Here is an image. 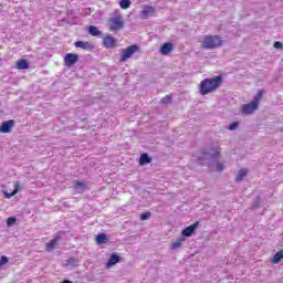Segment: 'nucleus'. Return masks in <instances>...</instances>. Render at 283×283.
Listing matches in <instances>:
<instances>
[{"instance_id":"f257e3e1","label":"nucleus","mask_w":283,"mask_h":283,"mask_svg":"<svg viewBox=\"0 0 283 283\" xmlns=\"http://www.w3.org/2000/svg\"><path fill=\"white\" fill-rule=\"evenodd\" d=\"M221 83H222L221 76L203 80L200 84V94L202 96H207V94H211V92H216V90L220 87Z\"/></svg>"},{"instance_id":"412c9836","label":"nucleus","mask_w":283,"mask_h":283,"mask_svg":"<svg viewBox=\"0 0 283 283\" xmlns=\"http://www.w3.org/2000/svg\"><path fill=\"white\" fill-rule=\"evenodd\" d=\"M264 96V91H259L258 94L254 96V99L252 103H255L256 106L259 107L260 101H262V97Z\"/></svg>"},{"instance_id":"0eeeda50","label":"nucleus","mask_w":283,"mask_h":283,"mask_svg":"<svg viewBox=\"0 0 283 283\" xmlns=\"http://www.w3.org/2000/svg\"><path fill=\"white\" fill-rule=\"evenodd\" d=\"M78 61V55L74 53H67L64 56V63L67 67H72Z\"/></svg>"},{"instance_id":"c85d7f7f","label":"nucleus","mask_w":283,"mask_h":283,"mask_svg":"<svg viewBox=\"0 0 283 283\" xmlns=\"http://www.w3.org/2000/svg\"><path fill=\"white\" fill-rule=\"evenodd\" d=\"M238 122H234V123H232V124H230L229 126H228V129L230 130V132H233V130H235V129H238Z\"/></svg>"},{"instance_id":"bb28decb","label":"nucleus","mask_w":283,"mask_h":283,"mask_svg":"<svg viewBox=\"0 0 283 283\" xmlns=\"http://www.w3.org/2000/svg\"><path fill=\"white\" fill-rule=\"evenodd\" d=\"M151 218V212H144L140 214V220H149Z\"/></svg>"},{"instance_id":"a211bd4d","label":"nucleus","mask_w":283,"mask_h":283,"mask_svg":"<svg viewBox=\"0 0 283 283\" xmlns=\"http://www.w3.org/2000/svg\"><path fill=\"white\" fill-rule=\"evenodd\" d=\"M151 163V158L147 154H142L139 158V164L140 165H149Z\"/></svg>"},{"instance_id":"7c9ffc66","label":"nucleus","mask_w":283,"mask_h":283,"mask_svg":"<svg viewBox=\"0 0 283 283\" xmlns=\"http://www.w3.org/2000/svg\"><path fill=\"white\" fill-rule=\"evenodd\" d=\"M216 169H217V171H224V164H222V163H217Z\"/></svg>"},{"instance_id":"c756f323","label":"nucleus","mask_w":283,"mask_h":283,"mask_svg":"<svg viewBox=\"0 0 283 283\" xmlns=\"http://www.w3.org/2000/svg\"><path fill=\"white\" fill-rule=\"evenodd\" d=\"M67 264H70L71 266H76V264H78V261L76 259H69L67 261Z\"/></svg>"},{"instance_id":"4be33fe9","label":"nucleus","mask_w":283,"mask_h":283,"mask_svg":"<svg viewBox=\"0 0 283 283\" xmlns=\"http://www.w3.org/2000/svg\"><path fill=\"white\" fill-rule=\"evenodd\" d=\"M282 260H283V250L279 251V252L274 255L272 262H273V264H279V262L282 261Z\"/></svg>"},{"instance_id":"cd10ccee","label":"nucleus","mask_w":283,"mask_h":283,"mask_svg":"<svg viewBox=\"0 0 283 283\" xmlns=\"http://www.w3.org/2000/svg\"><path fill=\"white\" fill-rule=\"evenodd\" d=\"M8 262H9L8 256L2 255L0 259V269L1 266H4V264H8Z\"/></svg>"},{"instance_id":"72a5a7b5","label":"nucleus","mask_w":283,"mask_h":283,"mask_svg":"<svg viewBox=\"0 0 283 283\" xmlns=\"http://www.w3.org/2000/svg\"><path fill=\"white\" fill-rule=\"evenodd\" d=\"M274 48H275L276 50L282 49V48H283L282 42H280V41L274 42Z\"/></svg>"},{"instance_id":"2eb2a0df","label":"nucleus","mask_w":283,"mask_h":283,"mask_svg":"<svg viewBox=\"0 0 283 283\" xmlns=\"http://www.w3.org/2000/svg\"><path fill=\"white\" fill-rule=\"evenodd\" d=\"M59 241H61V237H55L49 243H46V251H54Z\"/></svg>"},{"instance_id":"6ab92c4d","label":"nucleus","mask_w":283,"mask_h":283,"mask_svg":"<svg viewBox=\"0 0 283 283\" xmlns=\"http://www.w3.org/2000/svg\"><path fill=\"white\" fill-rule=\"evenodd\" d=\"M88 34H91V36H101L102 32L96 27L91 25L88 28Z\"/></svg>"},{"instance_id":"f3484780","label":"nucleus","mask_w":283,"mask_h":283,"mask_svg":"<svg viewBox=\"0 0 283 283\" xmlns=\"http://www.w3.org/2000/svg\"><path fill=\"white\" fill-rule=\"evenodd\" d=\"M182 242H185V238H178L171 243L170 248L172 251H176V249H180L182 247Z\"/></svg>"},{"instance_id":"f03ea898","label":"nucleus","mask_w":283,"mask_h":283,"mask_svg":"<svg viewBox=\"0 0 283 283\" xmlns=\"http://www.w3.org/2000/svg\"><path fill=\"white\" fill-rule=\"evenodd\" d=\"M222 40L218 35H206L201 41V48L205 50H213V48H220Z\"/></svg>"},{"instance_id":"473e14b6","label":"nucleus","mask_w":283,"mask_h":283,"mask_svg":"<svg viewBox=\"0 0 283 283\" xmlns=\"http://www.w3.org/2000/svg\"><path fill=\"white\" fill-rule=\"evenodd\" d=\"M83 187H85V185H84L83 182H81V181H77V182L75 184V189H76V190L83 189Z\"/></svg>"},{"instance_id":"2f4dec72","label":"nucleus","mask_w":283,"mask_h":283,"mask_svg":"<svg viewBox=\"0 0 283 283\" xmlns=\"http://www.w3.org/2000/svg\"><path fill=\"white\" fill-rule=\"evenodd\" d=\"M161 103H164V104L171 103V97H170L169 95L165 96V97L161 99Z\"/></svg>"},{"instance_id":"1a4fd4ad","label":"nucleus","mask_w":283,"mask_h":283,"mask_svg":"<svg viewBox=\"0 0 283 283\" xmlns=\"http://www.w3.org/2000/svg\"><path fill=\"white\" fill-rule=\"evenodd\" d=\"M103 45L107 50H112V48H116V39H114L112 35H106L104 36Z\"/></svg>"},{"instance_id":"9b49d317","label":"nucleus","mask_w":283,"mask_h":283,"mask_svg":"<svg viewBox=\"0 0 283 283\" xmlns=\"http://www.w3.org/2000/svg\"><path fill=\"white\" fill-rule=\"evenodd\" d=\"M154 12H156V9H154V7L146 6L142 10L140 17H142V19H147L148 17H151V14H154Z\"/></svg>"},{"instance_id":"a878e982","label":"nucleus","mask_w":283,"mask_h":283,"mask_svg":"<svg viewBox=\"0 0 283 283\" xmlns=\"http://www.w3.org/2000/svg\"><path fill=\"white\" fill-rule=\"evenodd\" d=\"M17 223V218H14V217H9L8 219H7V226L8 227H12V226H14Z\"/></svg>"},{"instance_id":"9d476101","label":"nucleus","mask_w":283,"mask_h":283,"mask_svg":"<svg viewBox=\"0 0 283 283\" xmlns=\"http://www.w3.org/2000/svg\"><path fill=\"white\" fill-rule=\"evenodd\" d=\"M258 109V104L255 102H250L242 106V114H253Z\"/></svg>"},{"instance_id":"393cba45","label":"nucleus","mask_w":283,"mask_h":283,"mask_svg":"<svg viewBox=\"0 0 283 283\" xmlns=\"http://www.w3.org/2000/svg\"><path fill=\"white\" fill-rule=\"evenodd\" d=\"M119 6H120L122 10H127V8H129V6H132V1L130 0H120Z\"/></svg>"},{"instance_id":"423d86ee","label":"nucleus","mask_w":283,"mask_h":283,"mask_svg":"<svg viewBox=\"0 0 283 283\" xmlns=\"http://www.w3.org/2000/svg\"><path fill=\"white\" fill-rule=\"evenodd\" d=\"M199 227H200V222L197 221L193 224L184 229L181 232V235H184V238H191L196 232V229H198Z\"/></svg>"},{"instance_id":"b1692460","label":"nucleus","mask_w":283,"mask_h":283,"mask_svg":"<svg viewBox=\"0 0 283 283\" xmlns=\"http://www.w3.org/2000/svg\"><path fill=\"white\" fill-rule=\"evenodd\" d=\"M245 176H247V169L239 170L237 175V182H241V180H244Z\"/></svg>"},{"instance_id":"dca6fc26","label":"nucleus","mask_w":283,"mask_h":283,"mask_svg":"<svg viewBox=\"0 0 283 283\" xmlns=\"http://www.w3.org/2000/svg\"><path fill=\"white\" fill-rule=\"evenodd\" d=\"M75 48H81V50H92V43L90 42H83V41H77L74 43Z\"/></svg>"},{"instance_id":"6e6552de","label":"nucleus","mask_w":283,"mask_h":283,"mask_svg":"<svg viewBox=\"0 0 283 283\" xmlns=\"http://www.w3.org/2000/svg\"><path fill=\"white\" fill-rule=\"evenodd\" d=\"M12 127H14V120L10 119V120L3 122L0 126V133L10 134V132H12Z\"/></svg>"},{"instance_id":"4468645a","label":"nucleus","mask_w":283,"mask_h":283,"mask_svg":"<svg viewBox=\"0 0 283 283\" xmlns=\"http://www.w3.org/2000/svg\"><path fill=\"white\" fill-rule=\"evenodd\" d=\"M171 50H174V44L167 42L160 48V54L167 56V54H169Z\"/></svg>"},{"instance_id":"aec40b11","label":"nucleus","mask_w":283,"mask_h":283,"mask_svg":"<svg viewBox=\"0 0 283 283\" xmlns=\"http://www.w3.org/2000/svg\"><path fill=\"white\" fill-rule=\"evenodd\" d=\"M17 67L18 70H28V67H30V64H28V61L25 60H20L17 62Z\"/></svg>"},{"instance_id":"ddd939ff","label":"nucleus","mask_w":283,"mask_h":283,"mask_svg":"<svg viewBox=\"0 0 283 283\" xmlns=\"http://www.w3.org/2000/svg\"><path fill=\"white\" fill-rule=\"evenodd\" d=\"M21 191V184L19 181L14 182V189L12 192L4 191V198H12V196H17Z\"/></svg>"},{"instance_id":"f8f14e48","label":"nucleus","mask_w":283,"mask_h":283,"mask_svg":"<svg viewBox=\"0 0 283 283\" xmlns=\"http://www.w3.org/2000/svg\"><path fill=\"white\" fill-rule=\"evenodd\" d=\"M120 262V256L118 254H112L108 262L106 263V269H112L115 264H118Z\"/></svg>"},{"instance_id":"20e7f679","label":"nucleus","mask_w":283,"mask_h":283,"mask_svg":"<svg viewBox=\"0 0 283 283\" xmlns=\"http://www.w3.org/2000/svg\"><path fill=\"white\" fill-rule=\"evenodd\" d=\"M123 28H125V21H123V15H117L109 19L111 32H117V30H123Z\"/></svg>"},{"instance_id":"f704fd0d","label":"nucleus","mask_w":283,"mask_h":283,"mask_svg":"<svg viewBox=\"0 0 283 283\" xmlns=\"http://www.w3.org/2000/svg\"><path fill=\"white\" fill-rule=\"evenodd\" d=\"M62 283H73V282L70 280H64Z\"/></svg>"},{"instance_id":"39448f33","label":"nucleus","mask_w":283,"mask_h":283,"mask_svg":"<svg viewBox=\"0 0 283 283\" xmlns=\"http://www.w3.org/2000/svg\"><path fill=\"white\" fill-rule=\"evenodd\" d=\"M139 48L136 44L128 46L127 49L122 51V56L119 61L122 63H125V61H127V59H132V56H134V54H136Z\"/></svg>"},{"instance_id":"7ed1b4c3","label":"nucleus","mask_w":283,"mask_h":283,"mask_svg":"<svg viewBox=\"0 0 283 283\" xmlns=\"http://www.w3.org/2000/svg\"><path fill=\"white\" fill-rule=\"evenodd\" d=\"M218 156H220V150H211L210 153L202 151L201 155L197 157V163H199V165H205L207 160H218Z\"/></svg>"},{"instance_id":"5701e85b","label":"nucleus","mask_w":283,"mask_h":283,"mask_svg":"<svg viewBox=\"0 0 283 283\" xmlns=\"http://www.w3.org/2000/svg\"><path fill=\"white\" fill-rule=\"evenodd\" d=\"M97 244H105L107 242V235L105 233H101L96 237Z\"/></svg>"}]
</instances>
